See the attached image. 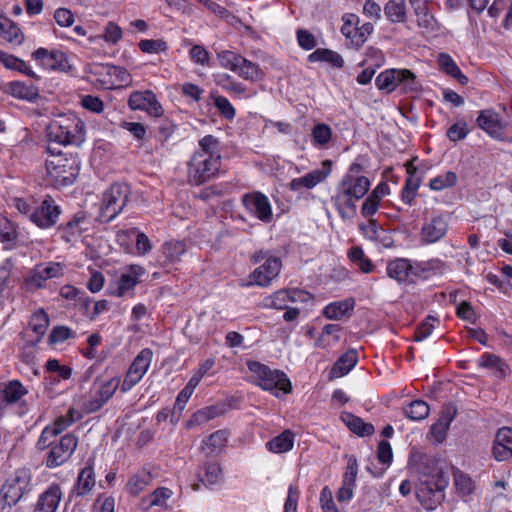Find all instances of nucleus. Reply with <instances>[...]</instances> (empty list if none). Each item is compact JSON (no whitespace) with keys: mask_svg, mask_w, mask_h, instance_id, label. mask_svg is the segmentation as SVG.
Wrapping results in <instances>:
<instances>
[{"mask_svg":"<svg viewBox=\"0 0 512 512\" xmlns=\"http://www.w3.org/2000/svg\"><path fill=\"white\" fill-rule=\"evenodd\" d=\"M95 484L96 478L93 469V460L89 459L87 466L82 468L77 476L72 494H76L78 497H84L91 493Z\"/></svg>","mask_w":512,"mask_h":512,"instance_id":"obj_25","label":"nucleus"},{"mask_svg":"<svg viewBox=\"0 0 512 512\" xmlns=\"http://www.w3.org/2000/svg\"><path fill=\"white\" fill-rule=\"evenodd\" d=\"M131 190L125 183L112 184L103 194L99 217L103 222H111L129 202Z\"/></svg>","mask_w":512,"mask_h":512,"instance_id":"obj_9","label":"nucleus"},{"mask_svg":"<svg viewBox=\"0 0 512 512\" xmlns=\"http://www.w3.org/2000/svg\"><path fill=\"white\" fill-rule=\"evenodd\" d=\"M0 36L15 45H20L24 40L21 29L8 18L0 19Z\"/></svg>","mask_w":512,"mask_h":512,"instance_id":"obj_39","label":"nucleus"},{"mask_svg":"<svg viewBox=\"0 0 512 512\" xmlns=\"http://www.w3.org/2000/svg\"><path fill=\"white\" fill-rule=\"evenodd\" d=\"M343 25L341 27V33L348 39L351 40V44L353 43V36L356 30V27L359 24V17L355 14H345L342 18Z\"/></svg>","mask_w":512,"mask_h":512,"instance_id":"obj_61","label":"nucleus"},{"mask_svg":"<svg viewBox=\"0 0 512 512\" xmlns=\"http://www.w3.org/2000/svg\"><path fill=\"white\" fill-rule=\"evenodd\" d=\"M454 484L459 494L466 496L472 493L474 483L469 475L465 474L459 469L453 472Z\"/></svg>","mask_w":512,"mask_h":512,"instance_id":"obj_53","label":"nucleus"},{"mask_svg":"<svg viewBox=\"0 0 512 512\" xmlns=\"http://www.w3.org/2000/svg\"><path fill=\"white\" fill-rule=\"evenodd\" d=\"M384 14L391 23L406 22L405 0H389L384 6Z\"/></svg>","mask_w":512,"mask_h":512,"instance_id":"obj_40","label":"nucleus"},{"mask_svg":"<svg viewBox=\"0 0 512 512\" xmlns=\"http://www.w3.org/2000/svg\"><path fill=\"white\" fill-rule=\"evenodd\" d=\"M60 215V206L56 204L52 196L46 195L41 203L35 206V210L31 214V222L40 229H49L57 224Z\"/></svg>","mask_w":512,"mask_h":512,"instance_id":"obj_13","label":"nucleus"},{"mask_svg":"<svg viewBox=\"0 0 512 512\" xmlns=\"http://www.w3.org/2000/svg\"><path fill=\"white\" fill-rule=\"evenodd\" d=\"M152 475L147 470H141L130 477L126 484L127 492L133 496L139 495L151 482Z\"/></svg>","mask_w":512,"mask_h":512,"instance_id":"obj_41","label":"nucleus"},{"mask_svg":"<svg viewBox=\"0 0 512 512\" xmlns=\"http://www.w3.org/2000/svg\"><path fill=\"white\" fill-rule=\"evenodd\" d=\"M173 495L171 489L167 487H158L154 490L146 499H143L145 509H149L153 506L165 507L166 502Z\"/></svg>","mask_w":512,"mask_h":512,"instance_id":"obj_45","label":"nucleus"},{"mask_svg":"<svg viewBox=\"0 0 512 512\" xmlns=\"http://www.w3.org/2000/svg\"><path fill=\"white\" fill-rule=\"evenodd\" d=\"M363 166L353 162L335 188L331 201L342 219H352L357 214L356 202L362 199L370 188V180L361 175Z\"/></svg>","mask_w":512,"mask_h":512,"instance_id":"obj_1","label":"nucleus"},{"mask_svg":"<svg viewBox=\"0 0 512 512\" xmlns=\"http://www.w3.org/2000/svg\"><path fill=\"white\" fill-rule=\"evenodd\" d=\"M416 497L426 510H434L445 498L448 478L434 464L420 463L416 466Z\"/></svg>","mask_w":512,"mask_h":512,"instance_id":"obj_3","label":"nucleus"},{"mask_svg":"<svg viewBox=\"0 0 512 512\" xmlns=\"http://www.w3.org/2000/svg\"><path fill=\"white\" fill-rule=\"evenodd\" d=\"M122 36L121 27L115 22L109 21L104 28V33L99 35L98 38H102L108 44L115 45L122 39Z\"/></svg>","mask_w":512,"mask_h":512,"instance_id":"obj_57","label":"nucleus"},{"mask_svg":"<svg viewBox=\"0 0 512 512\" xmlns=\"http://www.w3.org/2000/svg\"><path fill=\"white\" fill-rule=\"evenodd\" d=\"M429 405L423 400H414L404 407L403 412L413 421H421L429 415Z\"/></svg>","mask_w":512,"mask_h":512,"instance_id":"obj_44","label":"nucleus"},{"mask_svg":"<svg viewBox=\"0 0 512 512\" xmlns=\"http://www.w3.org/2000/svg\"><path fill=\"white\" fill-rule=\"evenodd\" d=\"M477 365L489 370L498 379L505 378L510 370L509 365L503 358L490 352L483 353L477 360Z\"/></svg>","mask_w":512,"mask_h":512,"instance_id":"obj_24","label":"nucleus"},{"mask_svg":"<svg viewBox=\"0 0 512 512\" xmlns=\"http://www.w3.org/2000/svg\"><path fill=\"white\" fill-rule=\"evenodd\" d=\"M355 307L354 298H347L341 301H336L325 306L323 310V315L327 319L331 320H340L342 319L348 312L352 311Z\"/></svg>","mask_w":512,"mask_h":512,"instance_id":"obj_33","label":"nucleus"},{"mask_svg":"<svg viewBox=\"0 0 512 512\" xmlns=\"http://www.w3.org/2000/svg\"><path fill=\"white\" fill-rule=\"evenodd\" d=\"M128 106L132 110L146 111L153 117H160L163 114L161 104L150 90L132 92L128 99Z\"/></svg>","mask_w":512,"mask_h":512,"instance_id":"obj_19","label":"nucleus"},{"mask_svg":"<svg viewBox=\"0 0 512 512\" xmlns=\"http://www.w3.org/2000/svg\"><path fill=\"white\" fill-rule=\"evenodd\" d=\"M76 333L67 326H56L52 329L49 340L51 343H61L70 338H74Z\"/></svg>","mask_w":512,"mask_h":512,"instance_id":"obj_64","label":"nucleus"},{"mask_svg":"<svg viewBox=\"0 0 512 512\" xmlns=\"http://www.w3.org/2000/svg\"><path fill=\"white\" fill-rule=\"evenodd\" d=\"M9 93L18 99L29 102L34 101L39 96V90L32 84H26L21 81H13L9 83Z\"/></svg>","mask_w":512,"mask_h":512,"instance_id":"obj_36","label":"nucleus"},{"mask_svg":"<svg viewBox=\"0 0 512 512\" xmlns=\"http://www.w3.org/2000/svg\"><path fill=\"white\" fill-rule=\"evenodd\" d=\"M32 472L30 468H17L5 481L0 492L1 499L10 504H17L21 498L32 490Z\"/></svg>","mask_w":512,"mask_h":512,"instance_id":"obj_10","label":"nucleus"},{"mask_svg":"<svg viewBox=\"0 0 512 512\" xmlns=\"http://www.w3.org/2000/svg\"><path fill=\"white\" fill-rule=\"evenodd\" d=\"M60 295L67 300L74 301V304H82L86 310L91 303V300L86 296L84 291L72 285H64L61 287Z\"/></svg>","mask_w":512,"mask_h":512,"instance_id":"obj_47","label":"nucleus"},{"mask_svg":"<svg viewBox=\"0 0 512 512\" xmlns=\"http://www.w3.org/2000/svg\"><path fill=\"white\" fill-rule=\"evenodd\" d=\"M245 80L258 81L262 79L263 73L258 64L242 57L239 67L236 68L235 72Z\"/></svg>","mask_w":512,"mask_h":512,"instance_id":"obj_43","label":"nucleus"},{"mask_svg":"<svg viewBox=\"0 0 512 512\" xmlns=\"http://www.w3.org/2000/svg\"><path fill=\"white\" fill-rule=\"evenodd\" d=\"M93 73L105 74L109 77H115L119 85H127L132 80L131 74L125 68L110 64L96 65L94 67Z\"/></svg>","mask_w":512,"mask_h":512,"instance_id":"obj_38","label":"nucleus"},{"mask_svg":"<svg viewBox=\"0 0 512 512\" xmlns=\"http://www.w3.org/2000/svg\"><path fill=\"white\" fill-rule=\"evenodd\" d=\"M254 264H260L249 275L248 285H257L260 287H269L272 281L276 279L282 269V261L279 257L271 255L269 251L259 250L251 256Z\"/></svg>","mask_w":512,"mask_h":512,"instance_id":"obj_8","label":"nucleus"},{"mask_svg":"<svg viewBox=\"0 0 512 512\" xmlns=\"http://www.w3.org/2000/svg\"><path fill=\"white\" fill-rule=\"evenodd\" d=\"M412 271L411 261L406 258H394L386 265L387 276L399 284L407 282Z\"/></svg>","mask_w":512,"mask_h":512,"instance_id":"obj_28","label":"nucleus"},{"mask_svg":"<svg viewBox=\"0 0 512 512\" xmlns=\"http://www.w3.org/2000/svg\"><path fill=\"white\" fill-rule=\"evenodd\" d=\"M197 478L199 483L192 485V489L194 491H198L200 489V484H203L205 487H211L218 484L222 480V469L220 464L214 461L205 462L199 467L197 471Z\"/></svg>","mask_w":512,"mask_h":512,"instance_id":"obj_22","label":"nucleus"},{"mask_svg":"<svg viewBox=\"0 0 512 512\" xmlns=\"http://www.w3.org/2000/svg\"><path fill=\"white\" fill-rule=\"evenodd\" d=\"M220 414V410L215 406L204 407L195 412L189 421L187 422L188 427L198 426L216 418Z\"/></svg>","mask_w":512,"mask_h":512,"instance_id":"obj_49","label":"nucleus"},{"mask_svg":"<svg viewBox=\"0 0 512 512\" xmlns=\"http://www.w3.org/2000/svg\"><path fill=\"white\" fill-rule=\"evenodd\" d=\"M294 433L287 429L266 443L267 449L276 454L290 451L294 445Z\"/></svg>","mask_w":512,"mask_h":512,"instance_id":"obj_34","label":"nucleus"},{"mask_svg":"<svg viewBox=\"0 0 512 512\" xmlns=\"http://www.w3.org/2000/svg\"><path fill=\"white\" fill-rule=\"evenodd\" d=\"M63 492L58 483H52L38 497L34 512H56Z\"/></svg>","mask_w":512,"mask_h":512,"instance_id":"obj_21","label":"nucleus"},{"mask_svg":"<svg viewBox=\"0 0 512 512\" xmlns=\"http://www.w3.org/2000/svg\"><path fill=\"white\" fill-rule=\"evenodd\" d=\"M247 367L254 377V383L263 390L269 391L277 397L281 393L291 392V382L283 371L272 370L258 361H249Z\"/></svg>","mask_w":512,"mask_h":512,"instance_id":"obj_5","label":"nucleus"},{"mask_svg":"<svg viewBox=\"0 0 512 512\" xmlns=\"http://www.w3.org/2000/svg\"><path fill=\"white\" fill-rule=\"evenodd\" d=\"M435 323H439V320L436 317H426V319L417 327L414 334V340L423 341L429 337L435 328Z\"/></svg>","mask_w":512,"mask_h":512,"instance_id":"obj_59","label":"nucleus"},{"mask_svg":"<svg viewBox=\"0 0 512 512\" xmlns=\"http://www.w3.org/2000/svg\"><path fill=\"white\" fill-rule=\"evenodd\" d=\"M358 362V353L355 349H349L333 365L330 376L339 378L348 374Z\"/></svg>","mask_w":512,"mask_h":512,"instance_id":"obj_31","label":"nucleus"},{"mask_svg":"<svg viewBox=\"0 0 512 512\" xmlns=\"http://www.w3.org/2000/svg\"><path fill=\"white\" fill-rule=\"evenodd\" d=\"M153 358L149 348L142 349L131 363L121 385V391L126 393L137 385L148 371Z\"/></svg>","mask_w":512,"mask_h":512,"instance_id":"obj_12","label":"nucleus"},{"mask_svg":"<svg viewBox=\"0 0 512 512\" xmlns=\"http://www.w3.org/2000/svg\"><path fill=\"white\" fill-rule=\"evenodd\" d=\"M373 30L374 26L370 22H366L361 26L358 25L353 36L352 45L356 49L360 48L367 41L368 37L372 34Z\"/></svg>","mask_w":512,"mask_h":512,"instance_id":"obj_60","label":"nucleus"},{"mask_svg":"<svg viewBox=\"0 0 512 512\" xmlns=\"http://www.w3.org/2000/svg\"><path fill=\"white\" fill-rule=\"evenodd\" d=\"M221 159L219 140L213 135L204 136L188 162V182L199 186L210 181L218 174Z\"/></svg>","mask_w":512,"mask_h":512,"instance_id":"obj_2","label":"nucleus"},{"mask_svg":"<svg viewBox=\"0 0 512 512\" xmlns=\"http://www.w3.org/2000/svg\"><path fill=\"white\" fill-rule=\"evenodd\" d=\"M47 152L58 155L53 160H46V171L56 186H68L74 183L80 173L81 161L77 156L63 157L60 151L56 152L51 146Z\"/></svg>","mask_w":512,"mask_h":512,"instance_id":"obj_6","label":"nucleus"},{"mask_svg":"<svg viewBox=\"0 0 512 512\" xmlns=\"http://www.w3.org/2000/svg\"><path fill=\"white\" fill-rule=\"evenodd\" d=\"M28 390L19 380L0 383V419L15 405L23 404V397Z\"/></svg>","mask_w":512,"mask_h":512,"instance_id":"obj_14","label":"nucleus"},{"mask_svg":"<svg viewBox=\"0 0 512 512\" xmlns=\"http://www.w3.org/2000/svg\"><path fill=\"white\" fill-rule=\"evenodd\" d=\"M438 64L445 73L456 79L461 85H466L468 83V77L461 72L460 68L450 55L440 53L438 56Z\"/></svg>","mask_w":512,"mask_h":512,"instance_id":"obj_37","label":"nucleus"},{"mask_svg":"<svg viewBox=\"0 0 512 512\" xmlns=\"http://www.w3.org/2000/svg\"><path fill=\"white\" fill-rule=\"evenodd\" d=\"M308 61L314 62H327L333 67L342 68L344 66V60L342 56L332 50L319 48L308 56Z\"/></svg>","mask_w":512,"mask_h":512,"instance_id":"obj_42","label":"nucleus"},{"mask_svg":"<svg viewBox=\"0 0 512 512\" xmlns=\"http://www.w3.org/2000/svg\"><path fill=\"white\" fill-rule=\"evenodd\" d=\"M77 445L78 438L75 435L72 433L63 435L49 448L43 463L50 469L64 465L72 457Z\"/></svg>","mask_w":512,"mask_h":512,"instance_id":"obj_11","label":"nucleus"},{"mask_svg":"<svg viewBox=\"0 0 512 512\" xmlns=\"http://www.w3.org/2000/svg\"><path fill=\"white\" fill-rule=\"evenodd\" d=\"M449 229L445 215L440 214L425 220L420 229V240L423 244H434L443 239Z\"/></svg>","mask_w":512,"mask_h":512,"instance_id":"obj_18","label":"nucleus"},{"mask_svg":"<svg viewBox=\"0 0 512 512\" xmlns=\"http://www.w3.org/2000/svg\"><path fill=\"white\" fill-rule=\"evenodd\" d=\"M228 438L229 432L221 429L210 434L203 443L210 448L212 453H216L226 446Z\"/></svg>","mask_w":512,"mask_h":512,"instance_id":"obj_52","label":"nucleus"},{"mask_svg":"<svg viewBox=\"0 0 512 512\" xmlns=\"http://www.w3.org/2000/svg\"><path fill=\"white\" fill-rule=\"evenodd\" d=\"M65 266L59 262L42 263L31 271L27 281L35 289L45 287L46 281L53 278H59L64 275Z\"/></svg>","mask_w":512,"mask_h":512,"instance_id":"obj_17","label":"nucleus"},{"mask_svg":"<svg viewBox=\"0 0 512 512\" xmlns=\"http://www.w3.org/2000/svg\"><path fill=\"white\" fill-rule=\"evenodd\" d=\"M0 62L8 69L16 70L36 80L39 79V76L26 64L24 60L1 50Z\"/></svg>","mask_w":512,"mask_h":512,"instance_id":"obj_35","label":"nucleus"},{"mask_svg":"<svg viewBox=\"0 0 512 512\" xmlns=\"http://www.w3.org/2000/svg\"><path fill=\"white\" fill-rule=\"evenodd\" d=\"M480 129L486 132L491 138L496 140H504V124L500 115L493 109H485L479 112L476 119Z\"/></svg>","mask_w":512,"mask_h":512,"instance_id":"obj_20","label":"nucleus"},{"mask_svg":"<svg viewBox=\"0 0 512 512\" xmlns=\"http://www.w3.org/2000/svg\"><path fill=\"white\" fill-rule=\"evenodd\" d=\"M214 106L217 108L219 113L227 120H232L236 111L230 101L224 96H216L214 98Z\"/></svg>","mask_w":512,"mask_h":512,"instance_id":"obj_62","label":"nucleus"},{"mask_svg":"<svg viewBox=\"0 0 512 512\" xmlns=\"http://www.w3.org/2000/svg\"><path fill=\"white\" fill-rule=\"evenodd\" d=\"M314 146L324 147L332 138V129L325 123H317L311 131Z\"/></svg>","mask_w":512,"mask_h":512,"instance_id":"obj_48","label":"nucleus"},{"mask_svg":"<svg viewBox=\"0 0 512 512\" xmlns=\"http://www.w3.org/2000/svg\"><path fill=\"white\" fill-rule=\"evenodd\" d=\"M457 174L448 171L443 175H438L430 180L429 187L435 191H441L445 188L453 187L457 183Z\"/></svg>","mask_w":512,"mask_h":512,"instance_id":"obj_55","label":"nucleus"},{"mask_svg":"<svg viewBox=\"0 0 512 512\" xmlns=\"http://www.w3.org/2000/svg\"><path fill=\"white\" fill-rule=\"evenodd\" d=\"M49 325V318L43 309L37 310L29 320L30 329L38 336L41 337L46 333Z\"/></svg>","mask_w":512,"mask_h":512,"instance_id":"obj_50","label":"nucleus"},{"mask_svg":"<svg viewBox=\"0 0 512 512\" xmlns=\"http://www.w3.org/2000/svg\"><path fill=\"white\" fill-rule=\"evenodd\" d=\"M47 137L60 145L80 146L85 141V124L73 114L60 115L48 125Z\"/></svg>","mask_w":512,"mask_h":512,"instance_id":"obj_4","label":"nucleus"},{"mask_svg":"<svg viewBox=\"0 0 512 512\" xmlns=\"http://www.w3.org/2000/svg\"><path fill=\"white\" fill-rule=\"evenodd\" d=\"M377 88L384 93H391L400 88L401 93H417L421 90V84L416 75L409 69H386L375 80Z\"/></svg>","mask_w":512,"mask_h":512,"instance_id":"obj_7","label":"nucleus"},{"mask_svg":"<svg viewBox=\"0 0 512 512\" xmlns=\"http://www.w3.org/2000/svg\"><path fill=\"white\" fill-rule=\"evenodd\" d=\"M328 172L316 169L302 177L295 178L289 183V188L292 191H301L302 189H312L317 184L321 183L328 176Z\"/></svg>","mask_w":512,"mask_h":512,"instance_id":"obj_30","label":"nucleus"},{"mask_svg":"<svg viewBox=\"0 0 512 512\" xmlns=\"http://www.w3.org/2000/svg\"><path fill=\"white\" fill-rule=\"evenodd\" d=\"M301 294H303V291L297 289H280L272 295L265 297L263 306L265 308L284 310L290 302L297 301Z\"/></svg>","mask_w":512,"mask_h":512,"instance_id":"obj_26","label":"nucleus"},{"mask_svg":"<svg viewBox=\"0 0 512 512\" xmlns=\"http://www.w3.org/2000/svg\"><path fill=\"white\" fill-rule=\"evenodd\" d=\"M341 420L351 432L360 437L370 436L374 433V426L371 423L364 422L360 417L350 412H343Z\"/></svg>","mask_w":512,"mask_h":512,"instance_id":"obj_32","label":"nucleus"},{"mask_svg":"<svg viewBox=\"0 0 512 512\" xmlns=\"http://www.w3.org/2000/svg\"><path fill=\"white\" fill-rule=\"evenodd\" d=\"M145 274V269L140 265H131L129 269L122 273L118 283L116 291L114 292L116 296L122 297L128 291L133 290L134 287L141 281L140 278Z\"/></svg>","mask_w":512,"mask_h":512,"instance_id":"obj_27","label":"nucleus"},{"mask_svg":"<svg viewBox=\"0 0 512 512\" xmlns=\"http://www.w3.org/2000/svg\"><path fill=\"white\" fill-rule=\"evenodd\" d=\"M414 12L417 17V25L420 28H424L430 32L438 31V22L432 15V13L429 11L427 5L414 9Z\"/></svg>","mask_w":512,"mask_h":512,"instance_id":"obj_46","label":"nucleus"},{"mask_svg":"<svg viewBox=\"0 0 512 512\" xmlns=\"http://www.w3.org/2000/svg\"><path fill=\"white\" fill-rule=\"evenodd\" d=\"M493 456L497 461H507L512 458V429L503 427L498 430L494 444Z\"/></svg>","mask_w":512,"mask_h":512,"instance_id":"obj_23","label":"nucleus"},{"mask_svg":"<svg viewBox=\"0 0 512 512\" xmlns=\"http://www.w3.org/2000/svg\"><path fill=\"white\" fill-rule=\"evenodd\" d=\"M186 246L181 241H168L163 245L162 253L165 260L169 263H173L185 253Z\"/></svg>","mask_w":512,"mask_h":512,"instance_id":"obj_51","label":"nucleus"},{"mask_svg":"<svg viewBox=\"0 0 512 512\" xmlns=\"http://www.w3.org/2000/svg\"><path fill=\"white\" fill-rule=\"evenodd\" d=\"M87 222L84 213L79 212L65 223L58 226L57 230L61 233L62 239L66 242H71L73 238L79 236L85 228L83 225Z\"/></svg>","mask_w":512,"mask_h":512,"instance_id":"obj_29","label":"nucleus"},{"mask_svg":"<svg viewBox=\"0 0 512 512\" xmlns=\"http://www.w3.org/2000/svg\"><path fill=\"white\" fill-rule=\"evenodd\" d=\"M242 203L249 213L263 222L272 219V207L266 195L261 192L246 193L242 196Z\"/></svg>","mask_w":512,"mask_h":512,"instance_id":"obj_16","label":"nucleus"},{"mask_svg":"<svg viewBox=\"0 0 512 512\" xmlns=\"http://www.w3.org/2000/svg\"><path fill=\"white\" fill-rule=\"evenodd\" d=\"M32 57L44 69L68 72L72 68L66 54L57 49L48 50L41 47L32 53Z\"/></svg>","mask_w":512,"mask_h":512,"instance_id":"obj_15","label":"nucleus"},{"mask_svg":"<svg viewBox=\"0 0 512 512\" xmlns=\"http://www.w3.org/2000/svg\"><path fill=\"white\" fill-rule=\"evenodd\" d=\"M120 385V378L113 377L110 380L100 385L95 394L104 403V405L111 399Z\"/></svg>","mask_w":512,"mask_h":512,"instance_id":"obj_56","label":"nucleus"},{"mask_svg":"<svg viewBox=\"0 0 512 512\" xmlns=\"http://www.w3.org/2000/svg\"><path fill=\"white\" fill-rule=\"evenodd\" d=\"M217 57L222 67L235 72L243 56L233 51L223 50L217 54Z\"/></svg>","mask_w":512,"mask_h":512,"instance_id":"obj_58","label":"nucleus"},{"mask_svg":"<svg viewBox=\"0 0 512 512\" xmlns=\"http://www.w3.org/2000/svg\"><path fill=\"white\" fill-rule=\"evenodd\" d=\"M468 133L469 129L467 127V123L465 121H458L448 128L446 135L449 140L457 142L466 138Z\"/></svg>","mask_w":512,"mask_h":512,"instance_id":"obj_63","label":"nucleus"},{"mask_svg":"<svg viewBox=\"0 0 512 512\" xmlns=\"http://www.w3.org/2000/svg\"><path fill=\"white\" fill-rule=\"evenodd\" d=\"M139 49L143 53L159 54L168 51V44L163 39H143L138 43Z\"/></svg>","mask_w":512,"mask_h":512,"instance_id":"obj_54","label":"nucleus"}]
</instances>
